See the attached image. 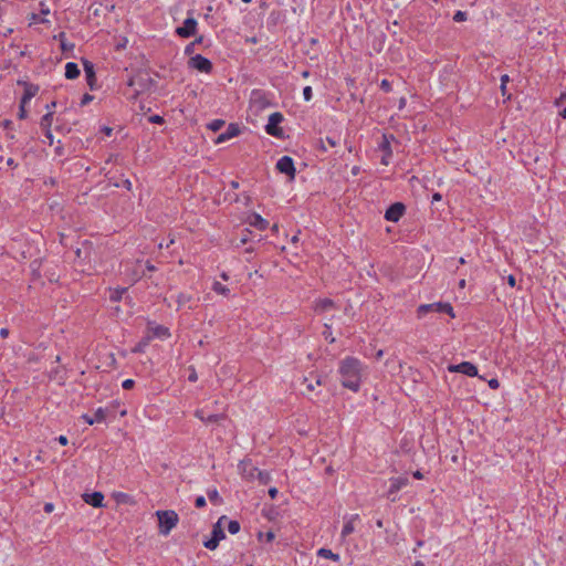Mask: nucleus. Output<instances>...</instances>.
Here are the masks:
<instances>
[{"instance_id": "f257e3e1", "label": "nucleus", "mask_w": 566, "mask_h": 566, "mask_svg": "<svg viewBox=\"0 0 566 566\" xmlns=\"http://www.w3.org/2000/svg\"><path fill=\"white\" fill-rule=\"evenodd\" d=\"M366 369V366L356 357L342 359L338 367L342 385L352 391H358Z\"/></svg>"}, {"instance_id": "f03ea898", "label": "nucleus", "mask_w": 566, "mask_h": 566, "mask_svg": "<svg viewBox=\"0 0 566 566\" xmlns=\"http://www.w3.org/2000/svg\"><path fill=\"white\" fill-rule=\"evenodd\" d=\"M156 516L158 517L159 534L163 536L169 535L179 522L178 514L172 510L157 511Z\"/></svg>"}, {"instance_id": "7ed1b4c3", "label": "nucleus", "mask_w": 566, "mask_h": 566, "mask_svg": "<svg viewBox=\"0 0 566 566\" xmlns=\"http://www.w3.org/2000/svg\"><path fill=\"white\" fill-rule=\"evenodd\" d=\"M417 312H418L419 318H422L423 316H426L428 313H431V312H436V313L443 312V313L449 314L451 317H454L452 306L449 303H442V302H437V303H431V304H422L418 307Z\"/></svg>"}, {"instance_id": "20e7f679", "label": "nucleus", "mask_w": 566, "mask_h": 566, "mask_svg": "<svg viewBox=\"0 0 566 566\" xmlns=\"http://www.w3.org/2000/svg\"><path fill=\"white\" fill-rule=\"evenodd\" d=\"M283 122V115L279 112L272 113L269 116L268 124L265 126V132L274 137L283 136V129L280 127V124Z\"/></svg>"}, {"instance_id": "39448f33", "label": "nucleus", "mask_w": 566, "mask_h": 566, "mask_svg": "<svg viewBox=\"0 0 566 566\" xmlns=\"http://www.w3.org/2000/svg\"><path fill=\"white\" fill-rule=\"evenodd\" d=\"M223 521H226L224 516L220 517L217 524L213 526L211 538L203 543L206 548L211 551L216 549L219 542L224 538V533L223 530L221 528V524Z\"/></svg>"}, {"instance_id": "423d86ee", "label": "nucleus", "mask_w": 566, "mask_h": 566, "mask_svg": "<svg viewBox=\"0 0 566 566\" xmlns=\"http://www.w3.org/2000/svg\"><path fill=\"white\" fill-rule=\"evenodd\" d=\"M170 336L169 329L163 325L149 324L147 328V335L145 337V344H148L153 338L166 339Z\"/></svg>"}, {"instance_id": "0eeeda50", "label": "nucleus", "mask_w": 566, "mask_h": 566, "mask_svg": "<svg viewBox=\"0 0 566 566\" xmlns=\"http://www.w3.org/2000/svg\"><path fill=\"white\" fill-rule=\"evenodd\" d=\"M197 25H198V22L195 18L192 17H188L185 21H184V24L181 27H178L176 29V33L180 36V38H190L192 35L196 34L197 32Z\"/></svg>"}, {"instance_id": "6e6552de", "label": "nucleus", "mask_w": 566, "mask_h": 566, "mask_svg": "<svg viewBox=\"0 0 566 566\" xmlns=\"http://www.w3.org/2000/svg\"><path fill=\"white\" fill-rule=\"evenodd\" d=\"M189 66L201 72L210 73L212 70V63L201 54H197L189 60Z\"/></svg>"}, {"instance_id": "1a4fd4ad", "label": "nucleus", "mask_w": 566, "mask_h": 566, "mask_svg": "<svg viewBox=\"0 0 566 566\" xmlns=\"http://www.w3.org/2000/svg\"><path fill=\"white\" fill-rule=\"evenodd\" d=\"M269 106V101L262 91L254 90L250 95V108L256 112L262 111Z\"/></svg>"}, {"instance_id": "9d476101", "label": "nucleus", "mask_w": 566, "mask_h": 566, "mask_svg": "<svg viewBox=\"0 0 566 566\" xmlns=\"http://www.w3.org/2000/svg\"><path fill=\"white\" fill-rule=\"evenodd\" d=\"M448 370L450 373H461L469 377H476L478 368L470 361H462L458 365H449Z\"/></svg>"}, {"instance_id": "9b49d317", "label": "nucleus", "mask_w": 566, "mask_h": 566, "mask_svg": "<svg viewBox=\"0 0 566 566\" xmlns=\"http://www.w3.org/2000/svg\"><path fill=\"white\" fill-rule=\"evenodd\" d=\"M276 169L281 174L287 175L291 179H294L295 177V167L294 161L289 156L281 157L276 163Z\"/></svg>"}, {"instance_id": "f8f14e48", "label": "nucleus", "mask_w": 566, "mask_h": 566, "mask_svg": "<svg viewBox=\"0 0 566 566\" xmlns=\"http://www.w3.org/2000/svg\"><path fill=\"white\" fill-rule=\"evenodd\" d=\"M18 84L23 86V95L21 97L20 103L23 105H28L30 101L38 94L39 86L36 84L23 81H19Z\"/></svg>"}, {"instance_id": "ddd939ff", "label": "nucleus", "mask_w": 566, "mask_h": 566, "mask_svg": "<svg viewBox=\"0 0 566 566\" xmlns=\"http://www.w3.org/2000/svg\"><path fill=\"white\" fill-rule=\"evenodd\" d=\"M408 478L398 476L390 479V486L387 493V497L391 501H396V493L408 484Z\"/></svg>"}, {"instance_id": "4468645a", "label": "nucleus", "mask_w": 566, "mask_h": 566, "mask_svg": "<svg viewBox=\"0 0 566 566\" xmlns=\"http://www.w3.org/2000/svg\"><path fill=\"white\" fill-rule=\"evenodd\" d=\"M239 473L242 475L245 480H253L255 479V473L258 469L252 464L250 460H242L238 464Z\"/></svg>"}, {"instance_id": "2eb2a0df", "label": "nucleus", "mask_w": 566, "mask_h": 566, "mask_svg": "<svg viewBox=\"0 0 566 566\" xmlns=\"http://www.w3.org/2000/svg\"><path fill=\"white\" fill-rule=\"evenodd\" d=\"M403 211H405V206L402 203H400V202L394 203L387 209V211L385 213V218L388 221L397 222L402 217Z\"/></svg>"}, {"instance_id": "dca6fc26", "label": "nucleus", "mask_w": 566, "mask_h": 566, "mask_svg": "<svg viewBox=\"0 0 566 566\" xmlns=\"http://www.w3.org/2000/svg\"><path fill=\"white\" fill-rule=\"evenodd\" d=\"M83 500L93 507L104 506V494L102 492L84 493Z\"/></svg>"}, {"instance_id": "f3484780", "label": "nucleus", "mask_w": 566, "mask_h": 566, "mask_svg": "<svg viewBox=\"0 0 566 566\" xmlns=\"http://www.w3.org/2000/svg\"><path fill=\"white\" fill-rule=\"evenodd\" d=\"M359 521L358 514H353L344 518V526L342 530V537H346L355 531V525Z\"/></svg>"}, {"instance_id": "a211bd4d", "label": "nucleus", "mask_w": 566, "mask_h": 566, "mask_svg": "<svg viewBox=\"0 0 566 566\" xmlns=\"http://www.w3.org/2000/svg\"><path fill=\"white\" fill-rule=\"evenodd\" d=\"M240 133V129H239V126L235 125V124H230L227 128V130L222 134H220L216 140H214V144H221V143H224V142H228L229 139L238 136Z\"/></svg>"}, {"instance_id": "6ab92c4d", "label": "nucleus", "mask_w": 566, "mask_h": 566, "mask_svg": "<svg viewBox=\"0 0 566 566\" xmlns=\"http://www.w3.org/2000/svg\"><path fill=\"white\" fill-rule=\"evenodd\" d=\"M247 222L256 228L258 230H265L269 227L268 220H265L262 216L256 212H253L248 216Z\"/></svg>"}, {"instance_id": "aec40b11", "label": "nucleus", "mask_w": 566, "mask_h": 566, "mask_svg": "<svg viewBox=\"0 0 566 566\" xmlns=\"http://www.w3.org/2000/svg\"><path fill=\"white\" fill-rule=\"evenodd\" d=\"M82 418L85 420L86 423L88 424H94V423H98V422H102L105 420L106 418V411L103 409V408H98L95 412H94V416H88V415H83Z\"/></svg>"}, {"instance_id": "412c9836", "label": "nucleus", "mask_w": 566, "mask_h": 566, "mask_svg": "<svg viewBox=\"0 0 566 566\" xmlns=\"http://www.w3.org/2000/svg\"><path fill=\"white\" fill-rule=\"evenodd\" d=\"M195 416L206 423L218 422L222 418L220 415L207 413L205 409L197 410Z\"/></svg>"}, {"instance_id": "4be33fe9", "label": "nucleus", "mask_w": 566, "mask_h": 566, "mask_svg": "<svg viewBox=\"0 0 566 566\" xmlns=\"http://www.w3.org/2000/svg\"><path fill=\"white\" fill-rule=\"evenodd\" d=\"M80 75V69L76 63L67 62L65 64V77L69 80H74Z\"/></svg>"}, {"instance_id": "5701e85b", "label": "nucleus", "mask_w": 566, "mask_h": 566, "mask_svg": "<svg viewBox=\"0 0 566 566\" xmlns=\"http://www.w3.org/2000/svg\"><path fill=\"white\" fill-rule=\"evenodd\" d=\"M84 72L87 77V83L91 87H93V82L95 81V71L94 65L90 61H83Z\"/></svg>"}, {"instance_id": "b1692460", "label": "nucleus", "mask_w": 566, "mask_h": 566, "mask_svg": "<svg viewBox=\"0 0 566 566\" xmlns=\"http://www.w3.org/2000/svg\"><path fill=\"white\" fill-rule=\"evenodd\" d=\"M317 555L319 557H323V558H327V559H332L334 562H339L340 560V556L338 554H335L333 553L331 549L328 548H319L317 551Z\"/></svg>"}, {"instance_id": "393cba45", "label": "nucleus", "mask_w": 566, "mask_h": 566, "mask_svg": "<svg viewBox=\"0 0 566 566\" xmlns=\"http://www.w3.org/2000/svg\"><path fill=\"white\" fill-rule=\"evenodd\" d=\"M334 306V303L328 298L318 300L315 304V311L325 312Z\"/></svg>"}, {"instance_id": "a878e982", "label": "nucleus", "mask_w": 566, "mask_h": 566, "mask_svg": "<svg viewBox=\"0 0 566 566\" xmlns=\"http://www.w3.org/2000/svg\"><path fill=\"white\" fill-rule=\"evenodd\" d=\"M53 122V112H46V114L41 118L40 125L43 130L51 129Z\"/></svg>"}, {"instance_id": "bb28decb", "label": "nucleus", "mask_w": 566, "mask_h": 566, "mask_svg": "<svg viewBox=\"0 0 566 566\" xmlns=\"http://www.w3.org/2000/svg\"><path fill=\"white\" fill-rule=\"evenodd\" d=\"M212 290L217 293V294H220V295H223V296H229L230 294V290L221 284L220 282H214L212 284Z\"/></svg>"}, {"instance_id": "cd10ccee", "label": "nucleus", "mask_w": 566, "mask_h": 566, "mask_svg": "<svg viewBox=\"0 0 566 566\" xmlns=\"http://www.w3.org/2000/svg\"><path fill=\"white\" fill-rule=\"evenodd\" d=\"M190 300H191L190 295L182 294V293L178 294L176 296L177 307L181 308V307L186 306L190 302Z\"/></svg>"}, {"instance_id": "c85d7f7f", "label": "nucleus", "mask_w": 566, "mask_h": 566, "mask_svg": "<svg viewBox=\"0 0 566 566\" xmlns=\"http://www.w3.org/2000/svg\"><path fill=\"white\" fill-rule=\"evenodd\" d=\"M115 500L119 503H126V504H130L133 502L132 497L127 493H123V492L116 493Z\"/></svg>"}, {"instance_id": "c756f323", "label": "nucleus", "mask_w": 566, "mask_h": 566, "mask_svg": "<svg viewBox=\"0 0 566 566\" xmlns=\"http://www.w3.org/2000/svg\"><path fill=\"white\" fill-rule=\"evenodd\" d=\"M207 495H208V499L216 503V504H219L221 502V499H220V495H219V492L216 490V489H212V490H209L207 492Z\"/></svg>"}, {"instance_id": "7c9ffc66", "label": "nucleus", "mask_w": 566, "mask_h": 566, "mask_svg": "<svg viewBox=\"0 0 566 566\" xmlns=\"http://www.w3.org/2000/svg\"><path fill=\"white\" fill-rule=\"evenodd\" d=\"M224 122L221 119H214L211 123L208 124V128L212 132H218L222 126Z\"/></svg>"}, {"instance_id": "2f4dec72", "label": "nucleus", "mask_w": 566, "mask_h": 566, "mask_svg": "<svg viewBox=\"0 0 566 566\" xmlns=\"http://www.w3.org/2000/svg\"><path fill=\"white\" fill-rule=\"evenodd\" d=\"M255 478H258L262 484H266L271 479L268 472H261L259 470L255 473Z\"/></svg>"}, {"instance_id": "473e14b6", "label": "nucleus", "mask_w": 566, "mask_h": 566, "mask_svg": "<svg viewBox=\"0 0 566 566\" xmlns=\"http://www.w3.org/2000/svg\"><path fill=\"white\" fill-rule=\"evenodd\" d=\"M228 531L231 534H237L240 531V524L237 521H229L228 522Z\"/></svg>"}, {"instance_id": "72a5a7b5", "label": "nucleus", "mask_w": 566, "mask_h": 566, "mask_svg": "<svg viewBox=\"0 0 566 566\" xmlns=\"http://www.w3.org/2000/svg\"><path fill=\"white\" fill-rule=\"evenodd\" d=\"M509 81H510L509 75L504 74L501 76V92H502L503 96L506 95V84L509 83Z\"/></svg>"}, {"instance_id": "f704fd0d", "label": "nucleus", "mask_w": 566, "mask_h": 566, "mask_svg": "<svg viewBox=\"0 0 566 566\" xmlns=\"http://www.w3.org/2000/svg\"><path fill=\"white\" fill-rule=\"evenodd\" d=\"M380 148L388 155L390 156L391 155V149H390V145H389V140L387 139V136H384V140L382 143L380 144Z\"/></svg>"}, {"instance_id": "c9c22d12", "label": "nucleus", "mask_w": 566, "mask_h": 566, "mask_svg": "<svg viewBox=\"0 0 566 566\" xmlns=\"http://www.w3.org/2000/svg\"><path fill=\"white\" fill-rule=\"evenodd\" d=\"M455 22H462L467 20V13L464 11H457L453 15Z\"/></svg>"}, {"instance_id": "e433bc0d", "label": "nucleus", "mask_w": 566, "mask_h": 566, "mask_svg": "<svg viewBox=\"0 0 566 566\" xmlns=\"http://www.w3.org/2000/svg\"><path fill=\"white\" fill-rule=\"evenodd\" d=\"M312 87L311 86H305L303 88V97L306 102H310L312 99Z\"/></svg>"}, {"instance_id": "4c0bfd02", "label": "nucleus", "mask_w": 566, "mask_h": 566, "mask_svg": "<svg viewBox=\"0 0 566 566\" xmlns=\"http://www.w3.org/2000/svg\"><path fill=\"white\" fill-rule=\"evenodd\" d=\"M304 381L306 382V388L312 391L315 389L316 386H319L321 385V379H317L315 382L308 380V379H304Z\"/></svg>"}, {"instance_id": "58836bf2", "label": "nucleus", "mask_w": 566, "mask_h": 566, "mask_svg": "<svg viewBox=\"0 0 566 566\" xmlns=\"http://www.w3.org/2000/svg\"><path fill=\"white\" fill-rule=\"evenodd\" d=\"M259 537L260 538L264 537L266 542H272L274 539L275 535L273 532H266L265 534L260 533Z\"/></svg>"}, {"instance_id": "ea45409f", "label": "nucleus", "mask_w": 566, "mask_h": 566, "mask_svg": "<svg viewBox=\"0 0 566 566\" xmlns=\"http://www.w3.org/2000/svg\"><path fill=\"white\" fill-rule=\"evenodd\" d=\"M380 87L385 91V92H389L391 90V85L389 83L388 80H382L381 83H380Z\"/></svg>"}, {"instance_id": "a19ab883", "label": "nucleus", "mask_w": 566, "mask_h": 566, "mask_svg": "<svg viewBox=\"0 0 566 566\" xmlns=\"http://www.w3.org/2000/svg\"><path fill=\"white\" fill-rule=\"evenodd\" d=\"M25 107H27V105H23V104L20 103L19 117L21 119H24L27 117V115H28Z\"/></svg>"}, {"instance_id": "79ce46f5", "label": "nucleus", "mask_w": 566, "mask_h": 566, "mask_svg": "<svg viewBox=\"0 0 566 566\" xmlns=\"http://www.w3.org/2000/svg\"><path fill=\"white\" fill-rule=\"evenodd\" d=\"M123 388L124 389H132L133 386H134V380L133 379H125L122 384Z\"/></svg>"}, {"instance_id": "37998d69", "label": "nucleus", "mask_w": 566, "mask_h": 566, "mask_svg": "<svg viewBox=\"0 0 566 566\" xmlns=\"http://www.w3.org/2000/svg\"><path fill=\"white\" fill-rule=\"evenodd\" d=\"M206 505V499L205 496L200 495L196 499V506L197 507H203Z\"/></svg>"}, {"instance_id": "c03bdc74", "label": "nucleus", "mask_w": 566, "mask_h": 566, "mask_svg": "<svg viewBox=\"0 0 566 566\" xmlns=\"http://www.w3.org/2000/svg\"><path fill=\"white\" fill-rule=\"evenodd\" d=\"M489 386L492 389H497L499 386H500V382H499V380L496 378H492V379L489 380Z\"/></svg>"}, {"instance_id": "a18cd8bd", "label": "nucleus", "mask_w": 566, "mask_h": 566, "mask_svg": "<svg viewBox=\"0 0 566 566\" xmlns=\"http://www.w3.org/2000/svg\"><path fill=\"white\" fill-rule=\"evenodd\" d=\"M123 293H125V289H123L122 291L114 292L111 297L114 301H118L120 300Z\"/></svg>"}, {"instance_id": "49530a36", "label": "nucleus", "mask_w": 566, "mask_h": 566, "mask_svg": "<svg viewBox=\"0 0 566 566\" xmlns=\"http://www.w3.org/2000/svg\"><path fill=\"white\" fill-rule=\"evenodd\" d=\"M93 99V96L90 95V94H85L82 98V105H86L87 103H90L91 101Z\"/></svg>"}, {"instance_id": "de8ad7c7", "label": "nucleus", "mask_w": 566, "mask_h": 566, "mask_svg": "<svg viewBox=\"0 0 566 566\" xmlns=\"http://www.w3.org/2000/svg\"><path fill=\"white\" fill-rule=\"evenodd\" d=\"M44 132H45V137L49 139V144L52 145L53 144V135H52L51 129L44 130Z\"/></svg>"}, {"instance_id": "09e8293b", "label": "nucleus", "mask_w": 566, "mask_h": 566, "mask_svg": "<svg viewBox=\"0 0 566 566\" xmlns=\"http://www.w3.org/2000/svg\"><path fill=\"white\" fill-rule=\"evenodd\" d=\"M57 441H59V443H60V444H62V446H66V444H67V442H69V440H67V438H66L65 436H60V437L57 438Z\"/></svg>"}, {"instance_id": "8fccbe9b", "label": "nucleus", "mask_w": 566, "mask_h": 566, "mask_svg": "<svg viewBox=\"0 0 566 566\" xmlns=\"http://www.w3.org/2000/svg\"><path fill=\"white\" fill-rule=\"evenodd\" d=\"M53 510H54V505H53L52 503H46V504L44 505V511H45L46 513H51V512H53Z\"/></svg>"}, {"instance_id": "3c124183", "label": "nucleus", "mask_w": 566, "mask_h": 566, "mask_svg": "<svg viewBox=\"0 0 566 566\" xmlns=\"http://www.w3.org/2000/svg\"><path fill=\"white\" fill-rule=\"evenodd\" d=\"M507 283L511 287H514L516 284L515 277L513 275H509Z\"/></svg>"}, {"instance_id": "603ef678", "label": "nucleus", "mask_w": 566, "mask_h": 566, "mask_svg": "<svg viewBox=\"0 0 566 566\" xmlns=\"http://www.w3.org/2000/svg\"><path fill=\"white\" fill-rule=\"evenodd\" d=\"M269 495L274 499L276 495H277V489L276 488H271L269 490Z\"/></svg>"}, {"instance_id": "864d4df0", "label": "nucleus", "mask_w": 566, "mask_h": 566, "mask_svg": "<svg viewBox=\"0 0 566 566\" xmlns=\"http://www.w3.org/2000/svg\"><path fill=\"white\" fill-rule=\"evenodd\" d=\"M41 13L44 15H48L50 13V9L43 3H41Z\"/></svg>"}, {"instance_id": "5fc2aeb1", "label": "nucleus", "mask_w": 566, "mask_h": 566, "mask_svg": "<svg viewBox=\"0 0 566 566\" xmlns=\"http://www.w3.org/2000/svg\"><path fill=\"white\" fill-rule=\"evenodd\" d=\"M150 122L159 124L163 122V118L158 115H155L150 117Z\"/></svg>"}, {"instance_id": "6e6d98bb", "label": "nucleus", "mask_w": 566, "mask_h": 566, "mask_svg": "<svg viewBox=\"0 0 566 566\" xmlns=\"http://www.w3.org/2000/svg\"><path fill=\"white\" fill-rule=\"evenodd\" d=\"M442 199V196L439 193V192H436L433 196H432V202H438Z\"/></svg>"}, {"instance_id": "4d7b16f0", "label": "nucleus", "mask_w": 566, "mask_h": 566, "mask_svg": "<svg viewBox=\"0 0 566 566\" xmlns=\"http://www.w3.org/2000/svg\"><path fill=\"white\" fill-rule=\"evenodd\" d=\"M336 144L337 143L333 138H331V137L326 138V145H329L331 147H335Z\"/></svg>"}, {"instance_id": "13d9d810", "label": "nucleus", "mask_w": 566, "mask_h": 566, "mask_svg": "<svg viewBox=\"0 0 566 566\" xmlns=\"http://www.w3.org/2000/svg\"><path fill=\"white\" fill-rule=\"evenodd\" d=\"M56 106V103L55 102H52L51 104H48L46 105V112H53V108Z\"/></svg>"}, {"instance_id": "bf43d9fd", "label": "nucleus", "mask_w": 566, "mask_h": 566, "mask_svg": "<svg viewBox=\"0 0 566 566\" xmlns=\"http://www.w3.org/2000/svg\"><path fill=\"white\" fill-rule=\"evenodd\" d=\"M197 379H198L197 373L193 370V371L189 375V380H190V381H196Z\"/></svg>"}, {"instance_id": "052dcab7", "label": "nucleus", "mask_w": 566, "mask_h": 566, "mask_svg": "<svg viewBox=\"0 0 566 566\" xmlns=\"http://www.w3.org/2000/svg\"><path fill=\"white\" fill-rule=\"evenodd\" d=\"M9 335V331L7 328H1L0 329V336L1 337H7Z\"/></svg>"}, {"instance_id": "680f3d73", "label": "nucleus", "mask_w": 566, "mask_h": 566, "mask_svg": "<svg viewBox=\"0 0 566 566\" xmlns=\"http://www.w3.org/2000/svg\"><path fill=\"white\" fill-rule=\"evenodd\" d=\"M412 475H413V478L419 479V480L423 478V475H422V473L420 471H415L412 473Z\"/></svg>"}, {"instance_id": "e2e57ef3", "label": "nucleus", "mask_w": 566, "mask_h": 566, "mask_svg": "<svg viewBox=\"0 0 566 566\" xmlns=\"http://www.w3.org/2000/svg\"><path fill=\"white\" fill-rule=\"evenodd\" d=\"M389 157H390V156H388V155L386 154V155L382 157L381 163H382L384 165H388V164H389Z\"/></svg>"}, {"instance_id": "0e129e2a", "label": "nucleus", "mask_w": 566, "mask_h": 566, "mask_svg": "<svg viewBox=\"0 0 566 566\" xmlns=\"http://www.w3.org/2000/svg\"><path fill=\"white\" fill-rule=\"evenodd\" d=\"M406 105V98L405 97H401L400 101H399V108L402 109Z\"/></svg>"}, {"instance_id": "69168bd1", "label": "nucleus", "mask_w": 566, "mask_h": 566, "mask_svg": "<svg viewBox=\"0 0 566 566\" xmlns=\"http://www.w3.org/2000/svg\"><path fill=\"white\" fill-rule=\"evenodd\" d=\"M147 344H145V342L143 344H139L136 348H135V352H142L143 350V347L146 346Z\"/></svg>"}, {"instance_id": "338daca9", "label": "nucleus", "mask_w": 566, "mask_h": 566, "mask_svg": "<svg viewBox=\"0 0 566 566\" xmlns=\"http://www.w3.org/2000/svg\"><path fill=\"white\" fill-rule=\"evenodd\" d=\"M382 355H384V350H382V349H379V350L377 352V354H376V358H377V359H380V358L382 357Z\"/></svg>"}, {"instance_id": "774afa93", "label": "nucleus", "mask_w": 566, "mask_h": 566, "mask_svg": "<svg viewBox=\"0 0 566 566\" xmlns=\"http://www.w3.org/2000/svg\"><path fill=\"white\" fill-rule=\"evenodd\" d=\"M103 130L105 132V134L107 136H109L112 134V128H109V127H104Z\"/></svg>"}]
</instances>
